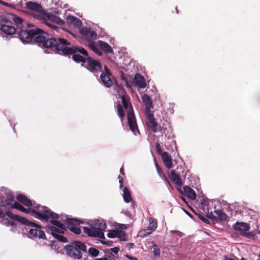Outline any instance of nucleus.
<instances>
[{"instance_id":"40","label":"nucleus","mask_w":260,"mask_h":260,"mask_svg":"<svg viewBox=\"0 0 260 260\" xmlns=\"http://www.w3.org/2000/svg\"><path fill=\"white\" fill-rule=\"evenodd\" d=\"M242 235L247 238H251V237H254L255 234H254L253 232L246 233V232H245Z\"/></svg>"},{"instance_id":"22","label":"nucleus","mask_w":260,"mask_h":260,"mask_svg":"<svg viewBox=\"0 0 260 260\" xmlns=\"http://www.w3.org/2000/svg\"><path fill=\"white\" fill-rule=\"evenodd\" d=\"M1 30L5 34L11 35L14 34L16 31V28L7 24H3L1 26Z\"/></svg>"},{"instance_id":"2","label":"nucleus","mask_w":260,"mask_h":260,"mask_svg":"<svg viewBox=\"0 0 260 260\" xmlns=\"http://www.w3.org/2000/svg\"><path fill=\"white\" fill-rule=\"evenodd\" d=\"M14 197L13 194L10 193L7 196L5 201L2 202L1 206L10 205L11 208L17 209L26 213H30L35 217L45 221H48L50 218L57 219L59 217L58 214L53 212L46 207L37 205L34 206L35 209L29 208L26 209L18 202H14Z\"/></svg>"},{"instance_id":"51","label":"nucleus","mask_w":260,"mask_h":260,"mask_svg":"<svg viewBox=\"0 0 260 260\" xmlns=\"http://www.w3.org/2000/svg\"><path fill=\"white\" fill-rule=\"evenodd\" d=\"M187 214H188L190 217H192V215H191L190 213H189V212H187Z\"/></svg>"},{"instance_id":"42","label":"nucleus","mask_w":260,"mask_h":260,"mask_svg":"<svg viewBox=\"0 0 260 260\" xmlns=\"http://www.w3.org/2000/svg\"><path fill=\"white\" fill-rule=\"evenodd\" d=\"M111 254H117L119 251V248L118 247H114L111 249Z\"/></svg>"},{"instance_id":"1","label":"nucleus","mask_w":260,"mask_h":260,"mask_svg":"<svg viewBox=\"0 0 260 260\" xmlns=\"http://www.w3.org/2000/svg\"><path fill=\"white\" fill-rule=\"evenodd\" d=\"M37 42L43 43L46 48L54 49L56 52L60 54H73L72 58L76 62H82L84 63L86 61L88 54L87 51L81 47L69 46L70 42L64 39L58 38L46 39L43 37L36 38Z\"/></svg>"},{"instance_id":"31","label":"nucleus","mask_w":260,"mask_h":260,"mask_svg":"<svg viewBox=\"0 0 260 260\" xmlns=\"http://www.w3.org/2000/svg\"><path fill=\"white\" fill-rule=\"evenodd\" d=\"M116 237L119 238L121 241H125L126 239V235L123 231L118 230L117 236Z\"/></svg>"},{"instance_id":"27","label":"nucleus","mask_w":260,"mask_h":260,"mask_svg":"<svg viewBox=\"0 0 260 260\" xmlns=\"http://www.w3.org/2000/svg\"><path fill=\"white\" fill-rule=\"evenodd\" d=\"M142 99L146 106V109H151L152 107V101L149 96L145 94L142 96Z\"/></svg>"},{"instance_id":"46","label":"nucleus","mask_w":260,"mask_h":260,"mask_svg":"<svg viewBox=\"0 0 260 260\" xmlns=\"http://www.w3.org/2000/svg\"><path fill=\"white\" fill-rule=\"evenodd\" d=\"M119 182L120 184V188L121 189L123 186V179L122 178L119 179Z\"/></svg>"},{"instance_id":"53","label":"nucleus","mask_w":260,"mask_h":260,"mask_svg":"<svg viewBox=\"0 0 260 260\" xmlns=\"http://www.w3.org/2000/svg\"><path fill=\"white\" fill-rule=\"evenodd\" d=\"M6 4V2H4L3 3V5H5Z\"/></svg>"},{"instance_id":"4","label":"nucleus","mask_w":260,"mask_h":260,"mask_svg":"<svg viewBox=\"0 0 260 260\" xmlns=\"http://www.w3.org/2000/svg\"><path fill=\"white\" fill-rule=\"evenodd\" d=\"M90 228L83 227L85 233L89 236L105 239L103 231L107 228V224L103 220L95 219L89 222Z\"/></svg>"},{"instance_id":"6","label":"nucleus","mask_w":260,"mask_h":260,"mask_svg":"<svg viewBox=\"0 0 260 260\" xmlns=\"http://www.w3.org/2000/svg\"><path fill=\"white\" fill-rule=\"evenodd\" d=\"M20 31L19 32V36L20 40L23 43H28L32 41V39L34 38V40L36 43L38 44L39 46H43L46 48L43 45V43L38 42L36 41V38L38 37H43L45 38L46 39H50V38H47L45 36H44L43 34H41L42 30L40 29H31L30 30H26V29H20Z\"/></svg>"},{"instance_id":"47","label":"nucleus","mask_w":260,"mask_h":260,"mask_svg":"<svg viewBox=\"0 0 260 260\" xmlns=\"http://www.w3.org/2000/svg\"><path fill=\"white\" fill-rule=\"evenodd\" d=\"M223 259L224 260H235L234 259H233V258L229 257L225 255L223 256Z\"/></svg>"},{"instance_id":"41","label":"nucleus","mask_w":260,"mask_h":260,"mask_svg":"<svg viewBox=\"0 0 260 260\" xmlns=\"http://www.w3.org/2000/svg\"><path fill=\"white\" fill-rule=\"evenodd\" d=\"M154 231H152L151 229H147L144 231V235L145 236L150 235Z\"/></svg>"},{"instance_id":"28","label":"nucleus","mask_w":260,"mask_h":260,"mask_svg":"<svg viewBox=\"0 0 260 260\" xmlns=\"http://www.w3.org/2000/svg\"><path fill=\"white\" fill-rule=\"evenodd\" d=\"M88 46L95 53L98 54L99 56H101L103 54L102 51L99 48V46L97 45L94 42H91L88 45Z\"/></svg>"},{"instance_id":"37","label":"nucleus","mask_w":260,"mask_h":260,"mask_svg":"<svg viewBox=\"0 0 260 260\" xmlns=\"http://www.w3.org/2000/svg\"><path fill=\"white\" fill-rule=\"evenodd\" d=\"M6 214L10 218H11L13 219H14V220H16L17 218L18 217V215L14 214L12 212H11V211H7L6 213Z\"/></svg>"},{"instance_id":"48","label":"nucleus","mask_w":260,"mask_h":260,"mask_svg":"<svg viewBox=\"0 0 260 260\" xmlns=\"http://www.w3.org/2000/svg\"><path fill=\"white\" fill-rule=\"evenodd\" d=\"M120 172L121 174L122 175H124V169H123V167H121L120 168Z\"/></svg>"},{"instance_id":"25","label":"nucleus","mask_w":260,"mask_h":260,"mask_svg":"<svg viewBox=\"0 0 260 260\" xmlns=\"http://www.w3.org/2000/svg\"><path fill=\"white\" fill-rule=\"evenodd\" d=\"M17 200L26 206L30 207L32 205L31 201L23 194H19L17 197Z\"/></svg>"},{"instance_id":"52","label":"nucleus","mask_w":260,"mask_h":260,"mask_svg":"<svg viewBox=\"0 0 260 260\" xmlns=\"http://www.w3.org/2000/svg\"><path fill=\"white\" fill-rule=\"evenodd\" d=\"M241 260H246V259L244 258H242Z\"/></svg>"},{"instance_id":"38","label":"nucleus","mask_w":260,"mask_h":260,"mask_svg":"<svg viewBox=\"0 0 260 260\" xmlns=\"http://www.w3.org/2000/svg\"><path fill=\"white\" fill-rule=\"evenodd\" d=\"M155 147H156V149L157 150V153L161 155V154H162V151H161V149L160 144H159L158 142H156V143L155 144Z\"/></svg>"},{"instance_id":"30","label":"nucleus","mask_w":260,"mask_h":260,"mask_svg":"<svg viewBox=\"0 0 260 260\" xmlns=\"http://www.w3.org/2000/svg\"><path fill=\"white\" fill-rule=\"evenodd\" d=\"M17 221H19L20 222L22 223V224H25L28 226L30 225L31 224H32V222H30L28 221L27 219L21 217L18 215V217L17 218L16 220Z\"/></svg>"},{"instance_id":"44","label":"nucleus","mask_w":260,"mask_h":260,"mask_svg":"<svg viewBox=\"0 0 260 260\" xmlns=\"http://www.w3.org/2000/svg\"><path fill=\"white\" fill-rule=\"evenodd\" d=\"M102 260H115V259L113 256H108L107 257H105L104 258H102Z\"/></svg>"},{"instance_id":"7","label":"nucleus","mask_w":260,"mask_h":260,"mask_svg":"<svg viewBox=\"0 0 260 260\" xmlns=\"http://www.w3.org/2000/svg\"><path fill=\"white\" fill-rule=\"evenodd\" d=\"M72 245L65 246L64 249L68 255L73 259H80L82 257L81 251L86 252L87 247L86 245L80 241H74Z\"/></svg>"},{"instance_id":"39","label":"nucleus","mask_w":260,"mask_h":260,"mask_svg":"<svg viewBox=\"0 0 260 260\" xmlns=\"http://www.w3.org/2000/svg\"><path fill=\"white\" fill-rule=\"evenodd\" d=\"M198 216L199 218L201 220H202L203 221H204V222L207 223H209V220L208 219L206 218V217H205L204 216V215H203L201 214H198Z\"/></svg>"},{"instance_id":"14","label":"nucleus","mask_w":260,"mask_h":260,"mask_svg":"<svg viewBox=\"0 0 260 260\" xmlns=\"http://www.w3.org/2000/svg\"><path fill=\"white\" fill-rule=\"evenodd\" d=\"M208 217L216 221H224L227 218V215L220 210H214L213 212L208 213Z\"/></svg>"},{"instance_id":"43","label":"nucleus","mask_w":260,"mask_h":260,"mask_svg":"<svg viewBox=\"0 0 260 260\" xmlns=\"http://www.w3.org/2000/svg\"><path fill=\"white\" fill-rule=\"evenodd\" d=\"M155 166L156 167L157 172L159 174V176H161V174H162L163 175L165 176V174H163V172H162L161 170L159 168L156 162H155Z\"/></svg>"},{"instance_id":"23","label":"nucleus","mask_w":260,"mask_h":260,"mask_svg":"<svg viewBox=\"0 0 260 260\" xmlns=\"http://www.w3.org/2000/svg\"><path fill=\"white\" fill-rule=\"evenodd\" d=\"M185 194L187 197L191 200H194L197 198L196 193L193 189L187 185L184 186L183 188Z\"/></svg>"},{"instance_id":"8","label":"nucleus","mask_w":260,"mask_h":260,"mask_svg":"<svg viewBox=\"0 0 260 260\" xmlns=\"http://www.w3.org/2000/svg\"><path fill=\"white\" fill-rule=\"evenodd\" d=\"M146 115L147 118L146 122L147 126L149 129H151L153 132H165V128H163L161 126L158 125L155 121L153 115L151 113L150 109H146Z\"/></svg>"},{"instance_id":"3","label":"nucleus","mask_w":260,"mask_h":260,"mask_svg":"<svg viewBox=\"0 0 260 260\" xmlns=\"http://www.w3.org/2000/svg\"><path fill=\"white\" fill-rule=\"evenodd\" d=\"M26 7L31 11H34L41 14V20L42 23L46 24L49 27L53 29L56 32H59L61 28H59L55 24L59 25H63L65 22L59 17L50 13H46L42 6L39 4L28 2L26 4Z\"/></svg>"},{"instance_id":"18","label":"nucleus","mask_w":260,"mask_h":260,"mask_svg":"<svg viewBox=\"0 0 260 260\" xmlns=\"http://www.w3.org/2000/svg\"><path fill=\"white\" fill-rule=\"evenodd\" d=\"M67 22L68 24L73 25L77 28L81 27L82 24V23L80 19L72 16L67 17Z\"/></svg>"},{"instance_id":"5","label":"nucleus","mask_w":260,"mask_h":260,"mask_svg":"<svg viewBox=\"0 0 260 260\" xmlns=\"http://www.w3.org/2000/svg\"><path fill=\"white\" fill-rule=\"evenodd\" d=\"M121 100L125 110L127 111L128 124L130 129L135 135L139 134L134 111L128 98L124 95H122Z\"/></svg>"},{"instance_id":"9","label":"nucleus","mask_w":260,"mask_h":260,"mask_svg":"<svg viewBox=\"0 0 260 260\" xmlns=\"http://www.w3.org/2000/svg\"><path fill=\"white\" fill-rule=\"evenodd\" d=\"M85 65L88 70L94 74L97 73L99 71H103L104 69V67L99 61L93 59L89 56H87Z\"/></svg>"},{"instance_id":"16","label":"nucleus","mask_w":260,"mask_h":260,"mask_svg":"<svg viewBox=\"0 0 260 260\" xmlns=\"http://www.w3.org/2000/svg\"><path fill=\"white\" fill-rule=\"evenodd\" d=\"M233 229L240 232L242 235L244 232H247L250 229L249 224L245 222H237L233 225Z\"/></svg>"},{"instance_id":"33","label":"nucleus","mask_w":260,"mask_h":260,"mask_svg":"<svg viewBox=\"0 0 260 260\" xmlns=\"http://www.w3.org/2000/svg\"><path fill=\"white\" fill-rule=\"evenodd\" d=\"M157 228V223L153 221L151 219H149V224L148 229H151L152 231H155Z\"/></svg>"},{"instance_id":"29","label":"nucleus","mask_w":260,"mask_h":260,"mask_svg":"<svg viewBox=\"0 0 260 260\" xmlns=\"http://www.w3.org/2000/svg\"><path fill=\"white\" fill-rule=\"evenodd\" d=\"M50 222L54 225L58 227V230H62L63 231L66 230V226L65 225L59 222L54 220H51Z\"/></svg>"},{"instance_id":"13","label":"nucleus","mask_w":260,"mask_h":260,"mask_svg":"<svg viewBox=\"0 0 260 260\" xmlns=\"http://www.w3.org/2000/svg\"><path fill=\"white\" fill-rule=\"evenodd\" d=\"M48 228L50 229L51 231V234L56 239H57L58 241L60 242H62L64 243H66L68 241L67 238L59 234H63L64 231L62 230H58V228L53 226H48Z\"/></svg>"},{"instance_id":"15","label":"nucleus","mask_w":260,"mask_h":260,"mask_svg":"<svg viewBox=\"0 0 260 260\" xmlns=\"http://www.w3.org/2000/svg\"><path fill=\"white\" fill-rule=\"evenodd\" d=\"M80 32L85 39L89 41L95 40L97 38L96 32L87 27L82 28L80 30Z\"/></svg>"},{"instance_id":"34","label":"nucleus","mask_w":260,"mask_h":260,"mask_svg":"<svg viewBox=\"0 0 260 260\" xmlns=\"http://www.w3.org/2000/svg\"><path fill=\"white\" fill-rule=\"evenodd\" d=\"M88 253L92 256H96L99 253V251L98 249L91 247L88 249Z\"/></svg>"},{"instance_id":"45","label":"nucleus","mask_w":260,"mask_h":260,"mask_svg":"<svg viewBox=\"0 0 260 260\" xmlns=\"http://www.w3.org/2000/svg\"><path fill=\"white\" fill-rule=\"evenodd\" d=\"M126 257L131 260H138L137 257H132L131 256H129L128 255H126Z\"/></svg>"},{"instance_id":"17","label":"nucleus","mask_w":260,"mask_h":260,"mask_svg":"<svg viewBox=\"0 0 260 260\" xmlns=\"http://www.w3.org/2000/svg\"><path fill=\"white\" fill-rule=\"evenodd\" d=\"M9 19L16 26V29H21L24 27V22L21 17L11 14L10 15Z\"/></svg>"},{"instance_id":"21","label":"nucleus","mask_w":260,"mask_h":260,"mask_svg":"<svg viewBox=\"0 0 260 260\" xmlns=\"http://www.w3.org/2000/svg\"><path fill=\"white\" fill-rule=\"evenodd\" d=\"M169 177L170 179L174 182L178 186H181L182 185V179L179 174H177L175 171L172 170L170 175Z\"/></svg>"},{"instance_id":"32","label":"nucleus","mask_w":260,"mask_h":260,"mask_svg":"<svg viewBox=\"0 0 260 260\" xmlns=\"http://www.w3.org/2000/svg\"><path fill=\"white\" fill-rule=\"evenodd\" d=\"M117 107L118 114L121 118H122L125 115L123 109L120 104H118Z\"/></svg>"},{"instance_id":"50","label":"nucleus","mask_w":260,"mask_h":260,"mask_svg":"<svg viewBox=\"0 0 260 260\" xmlns=\"http://www.w3.org/2000/svg\"><path fill=\"white\" fill-rule=\"evenodd\" d=\"M111 243H112V242H111V241H108L106 243L107 245H110Z\"/></svg>"},{"instance_id":"26","label":"nucleus","mask_w":260,"mask_h":260,"mask_svg":"<svg viewBox=\"0 0 260 260\" xmlns=\"http://www.w3.org/2000/svg\"><path fill=\"white\" fill-rule=\"evenodd\" d=\"M123 198L124 201L127 203H129L132 200L131 192L129 189L127 187H125L124 188Z\"/></svg>"},{"instance_id":"24","label":"nucleus","mask_w":260,"mask_h":260,"mask_svg":"<svg viewBox=\"0 0 260 260\" xmlns=\"http://www.w3.org/2000/svg\"><path fill=\"white\" fill-rule=\"evenodd\" d=\"M98 45L100 48L104 51L106 53H112L113 50L111 47L107 43L99 41L98 42Z\"/></svg>"},{"instance_id":"12","label":"nucleus","mask_w":260,"mask_h":260,"mask_svg":"<svg viewBox=\"0 0 260 260\" xmlns=\"http://www.w3.org/2000/svg\"><path fill=\"white\" fill-rule=\"evenodd\" d=\"M81 223V222H80L79 220L67 217L66 223L67 224L68 228L71 232L76 234H79L81 233V229L76 226Z\"/></svg>"},{"instance_id":"35","label":"nucleus","mask_w":260,"mask_h":260,"mask_svg":"<svg viewBox=\"0 0 260 260\" xmlns=\"http://www.w3.org/2000/svg\"><path fill=\"white\" fill-rule=\"evenodd\" d=\"M118 230H109L108 233V237L110 238H114L117 236Z\"/></svg>"},{"instance_id":"19","label":"nucleus","mask_w":260,"mask_h":260,"mask_svg":"<svg viewBox=\"0 0 260 260\" xmlns=\"http://www.w3.org/2000/svg\"><path fill=\"white\" fill-rule=\"evenodd\" d=\"M161 156L166 167L168 169L171 168L173 166L172 158L169 153L167 152H163Z\"/></svg>"},{"instance_id":"20","label":"nucleus","mask_w":260,"mask_h":260,"mask_svg":"<svg viewBox=\"0 0 260 260\" xmlns=\"http://www.w3.org/2000/svg\"><path fill=\"white\" fill-rule=\"evenodd\" d=\"M134 82L135 84L140 88H144L146 86V84L144 77L139 74L135 75L134 79Z\"/></svg>"},{"instance_id":"10","label":"nucleus","mask_w":260,"mask_h":260,"mask_svg":"<svg viewBox=\"0 0 260 260\" xmlns=\"http://www.w3.org/2000/svg\"><path fill=\"white\" fill-rule=\"evenodd\" d=\"M101 72L102 73L100 76V78L102 83L106 87L109 88L111 87L113 83L112 80L113 77L110 69L107 66H104L103 71Z\"/></svg>"},{"instance_id":"36","label":"nucleus","mask_w":260,"mask_h":260,"mask_svg":"<svg viewBox=\"0 0 260 260\" xmlns=\"http://www.w3.org/2000/svg\"><path fill=\"white\" fill-rule=\"evenodd\" d=\"M153 253L156 256H159L160 254V250L158 247L156 245L154 244L153 246Z\"/></svg>"},{"instance_id":"11","label":"nucleus","mask_w":260,"mask_h":260,"mask_svg":"<svg viewBox=\"0 0 260 260\" xmlns=\"http://www.w3.org/2000/svg\"><path fill=\"white\" fill-rule=\"evenodd\" d=\"M29 234L31 237L38 238L39 239H45V234L43 231L41 230V227L32 222L29 226Z\"/></svg>"},{"instance_id":"49","label":"nucleus","mask_w":260,"mask_h":260,"mask_svg":"<svg viewBox=\"0 0 260 260\" xmlns=\"http://www.w3.org/2000/svg\"><path fill=\"white\" fill-rule=\"evenodd\" d=\"M5 216V214L0 210V218H4Z\"/></svg>"}]
</instances>
